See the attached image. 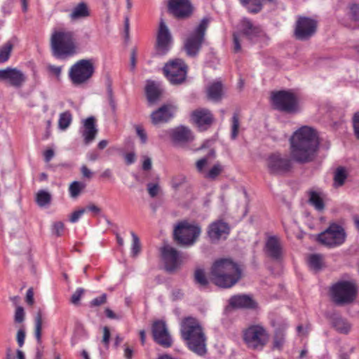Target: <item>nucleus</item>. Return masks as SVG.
Listing matches in <instances>:
<instances>
[{
  "label": "nucleus",
  "instance_id": "obj_1",
  "mask_svg": "<svg viewBox=\"0 0 359 359\" xmlns=\"http://www.w3.org/2000/svg\"><path fill=\"white\" fill-rule=\"evenodd\" d=\"M290 157L284 158L280 152L271 153L266 161L270 175L283 176L291 172L293 162L306 164L313 161L320 149V139L316 128L304 126L290 138Z\"/></svg>",
  "mask_w": 359,
  "mask_h": 359
},
{
  "label": "nucleus",
  "instance_id": "obj_2",
  "mask_svg": "<svg viewBox=\"0 0 359 359\" xmlns=\"http://www.w3.org/2000/svg\"><path fill=\"white\" fill-rule=\"evenodd\" d=\"M210 280L222 288H230L241 278L239 265L229 258L217 259L210 268Z\"/></svg>",
  "mask_w": 359,
  "mask_h": 359
},
{
  "label": "nucleus",
  "instance_id": "obj_3",
  "mask_svg": "<svg viewBox=\"0 0 359 359\" xmlns=\"http://www.w3.org/2000/svg\"><path fill=\"white\" fill-rule=\"evenodd\" d=\"M180 334L182 338L187 341L189 350L201 356L206 353L207 339L197 318L192 316L184 317L180 323Z\"/></svg>",
  "mask_w": 359,
  "mask_h": 359
},
{
  "label": "nucleus",
  "instance_id": "obj_4",
  "mask_svg": "<svg viewBox=\"0 0 359 359\" xmlns=\"http://www.w3.org/2000/svg\"><path fill=\"white\" fill-rule=\"evenodd\" d=\"M269 100L271 108L280 113L292 116L302 111L300 97L294 89L271 90Z\"/></svg>",
  "mask_w": 359,
  "mask_h": 359
},
{
  "label": "nucleus",
  "instance_id": "obj_5",
  "mask_svg": "<svg viewBox=\"0 0 359 359\" xmlns=\"http://www.w3.org/2000/svg\"><path fill=\"white\" fill-rule=\"evenodd\" d=\"M358 292L359 287L354 279L340 278L333 283L328 290L330 299L336 306H345L354 304Z\"/></svg>",
  "mask_w": 359,
  "mask_h": 359
},
{
  "label": "nucleus",
  "instance_id": "obj_6",
  "mask_svg": "<svg viewBox=\"0 0 359 359\" xmlns=\"http://www.w3.org/2000/svg\"><path fill=\"white\" fill-rule=\"evenodd\" d=\"M310 238L319 245L327 248H334L342 245L346 239L347 233L341 221H331L323 231L314 235L310 234Z\"/></svg>",
  "mask_w": 359,
  "mask_h": 359
},
{
  "label": "nucleus",
  "instance_id": "obj_7",
  "mask_svg": "<svg viewBox=\"0 0 359 359\" xmlns=\"http://www.w3.org/2000/svg\"><path fill=\"white\" fill-rule=\"evenodd\" d=\"M53 55L56 58H65L76 53L74 34L69 31H55L50 37Z\"/></svg>",
  "mask_w": 359,
  "mask_h": 359
},
{
  "label": "nucleus",
  "instance_id": "obj_8",
  "mask_svg": "<svg viewBox=\"0 0 359 359\" xmlns=\"http://www.w3.org/2000/svg\"><path fill=\"white\" fill-rule=\"evenodd\" d=\"M201 233V227L199 224L182 220L175 225L172 238L177 245L187 248L197 242Z\"/></svg>",
  "mask_w": 359,
  "mask_h": 359
},
{
  "label": "nucleus",
  "instance_id": "obj_9",
  "mask_svg": "<svg viewBox=\"0 0 359 359\" xmlns=\"http://www.w3.org/2000/svg\"><path fill=\"white\" fill-rule=\"evenodd\" d=\"M210 22V18L204 17L189 34L184 44V48L187 56L195 57L198 55L202 48L203 43L205 41V33Z\"/></svg>",
  "mask_w": 359,
  "mask_h": 359
},
{
  "label": "nucleus",
  "instance_id": "obj_10",
  "mask_svg": "<svg viewBox=\"0 0 359 359\" xmlns=\"http://www.w3.org/2000/svg\"><path fill=\"white\" fill-rule=\"evenodd\" d=\"M318 20L313 17L298 15L293 25V37L300 41L310 40L316 35Z\"/></svg>",
  "mask_w": 359,
  "mask_h": 359
},
{
  "label": "nucleus",
  "instance_id": "obj_11",
  "mask_svg": "<svg viewBox=\"0 0 359 359\" xmlns=\"http://www.w3.org/2000/svg\"><path fill=\"white\" fill-rule=\"evenodd\" d=\"M189 67L182 58H175L167 62L163 72L165 76L173 85L183 83L187 77Z\"/></svg>",
  "mask_w": 359,
  "mask_h": 359
},
{
  "label": "nucleus",
  "instance_id": "obj_12",
  "mask_svg": "<svg viewBox=\"0 0 359 359\" xmlns=\"http://www.w3.org/2000/svg\"><path fill=\"white\" fill-rule=\"evenodd\" d=\"M95 67L90 60L82 59L77 61L69 69V77L74 85L86 83L93 75Z\"/></svg>",
  "mask_w": 359,
  "mask_h": 359
},
{
  "label": "nucleus",
  "instance_id": "obj_13",
  "mask_svg": "<svg viewBox=\"0 0 359 359\" xmlns=\"http://www.w3.org/2000/svg\"><path fill=\"white\" fill-rule=\"evenodd\" d=\"M269 339V334L261 324L248 325V348L262 351Z\"/></svg>",
  "mask_w": 359,
  "mask_h": 359
},
{
  "label": "nucleus",
  "instance_id": "obj_14",
  "mask_svg": "<svg viewBox=\"0 0 359 359\" xmlns=\"http://www.w3.org/2000/svg\"><path fill=\"white\" fill-rule=\"evenodd\" d=\"M167 8L168 13L178 20L191 18L195 11L191 0H168Z\"/></svg>",
  "mask_w": 359,
  "mask_h": 359
},
{
  "label": "nucleus",
  "instance_id": "obj_15",
  "mask_svg": "<svg viewBox=\"0 0 359 359\" xmlns=\"http://www.w3.org/2000/svg\"><path fill=\"white\" fill-rule=\"evenodd\" d=\"M172 43V34L165 22L161 20L154 45V55L159 57L165 55L170 51Z\"/></svg>",
  "mask_w": 359,
  "mask_h": 359
},
{
  "label": "nucleus",
  "instance_id": "obj_16",
  "mask_svg": "<svg viewBox=\"0 0 359 359\" xmlns=\"http://www.w3.org/2000/svg\"><path fill=\"white\" fill-rule=\"evenodd\" d=\"M264 250L271 260L280 265L283 264V246L280 238L278 235L267 236Z\"/></svg>",
  "mask_w": 359,
  "mask_h": 359
},
{
  "label": "nucleus",
  "instance_id": "obj_17",
  "mask_svg": "<svg viewBox=\"0 0 359 359\" xmlns=\"http://www.w3.org/2000/svg\"><path fill=\"white\" fill-rule=\"evenodd\" d=\"M270 325L275 327L271 349L282 351L285 341L286 330L289 327L287 319L276 316L270 319Z\"/></svg>",
  "mask_w": 359,
  "mask_h": 359
},
{
  "label": "nucleus",
  "instance_id": "obj_18",
  "mask_svg": "<svg viewBox=\"0 0 359 359\" xmlns=\"http://www.w3.org/2000/svg\"><path fill=\"white\" fill-rule=\"evenodd\" d=\"M160 252L167 272L172 273L180 267L182 264L180 252L175 248L166 244L161 248Z\"/></svg>",
  "mask_w": 359,
  "mask_h": 359
},
{
  "label": "nucleus",
  "instance_id": "obj_19",
  "mask_svg": "<svg viewBox=\"0 0 359 359\" xmlns=\"http://www.w3.org/2000/svg\"><path fill=\"white\" fill-rule=\"evenodd\" d=\"M151 334L154 341L162 347L170 348L172 346L173 341L164 320L154 321L151 325Z\"/></svg>",
  "mask_w": 359,
  "mask_h": 359
},
{
  "label": "nucleus",
  "instance_id": "obj_20",
  "mask_svg": "<svg viewBox=\"0 0 359 359\" xmlns=\"http://www.w3.org/2000/svg\"><path fill=\"white\" fill-rule=\"evenodd\" d=\"M192 123L201 132L208 130L214 123L215 118L211 111L207 108H198L191 114Z\"/></svg>",
  "mask_w": 359,
  "mask_h": 359
},
{
  "label": "nucleus",
  "instance_id": "obj_21",
  "mask_svg": "<svg viewBox=\"0 0 359 359\" xmlns=\"http://www.w3.org/2000/svg\"><path fill=\"white\" fill-rule=\"evenodd\" d=\"M230 231L229 224L223 219H217L211 222L207 228V235L211 243H216L222 238L226 239Z\"/></svg>",
  "mask_w": 359,
  "mask_h": 359
},
{
  "label": "nucleus",
  "instance_id": "obj_22",
  "mask_svg": "<svg viewBox=\"0 0 359 359\" xmlns=\"http://www.w3.org/2000/svg\"><path fill=\"white\" fill-rule=\"evenodd\" d=\"M26 81V76L17 68L0 69V81H6L10 86L20 88Z\"/></svg>",
  "mask_w": 359,
  "mask_h": 359
},
{
  "label": "nucleus",
  "instance_id": "obj_23",
  "mask_svg": "<svg viewBox=\"0 0 359 359\" xmlns=\"http://www.w3.org/2000/svg\"><path fill=\"white\" fill-rule=\"evenodd\" d=\"M175 111L176 107L172 105H162L151 114L150 118L152 124L158 125L159 123H168L174 117Z\"/></svg>",
  "mask_w": 359,
  "mask_h": 359
},
{
  "label": "nucleus",
  "instance_id": "obj_24",
  "mask_svg": "<svg viewBox=\"0 0 359 359\" xmlns=\"http://www.w3.org/2000/svg\"><path fill=\"white\" fill-rule=\"evenodd\" d=\"M170 139L175 144H187L194 140L191 130L184 126L172 129L169 133Z\"/></svg>",
  "mask_w": 359,
  "mask_h": 359
},
{
  "label": "nucleus",
  "instance_id": "obj_25",
  "mask_svg": "<svg viewBox=\"0 0 359 359\" xmlns=\"http://www.w3.org/2000/svg\"><path fill=\"white\" fill-rule=\"evenodd\" d=\"M332 327L339 334H348L351 330V324L339 313L332 312L327 315Z\"/></svg>",
  "mask_w": 359,
  "mask_h": 359
},
{
  "label": "nucleus",
  "instance_id": "obj_26",
  "mask_svg": "<svg viewBox=\"0 0 359 359\" xmlns=\"http://www.w3.org/2000/svg\"><path fill=\"white\" fill-rule=\"evenodd\" d=\"M98 133L96 128V119L94 116H89L83 121V130L82 132V137H83V142L86 145H88L93 142Z\"/></svg>",
  "mask_w": 359,
  "mask_h": 359
},
{
  "label": "nucleus",
  "instance_id": "obj_27",
  "mask_svg": "<svg viewBox=\"0 0 359 359\" xmlns=\"http://www.w3.org/2000/svg\"><path fill=\"white\" fill-rule=\"evenodd\" d=\"M42 312L39 310L35 316V331L34 334L39 346L36 347L34 359H43V347L41 344V330H42Z\"/></svg>",
  "mask_w": 359,
  "mask_h": 359
},
{
  "label": "nucleus",
  "instance_id": "obj_28",
  "mask_svg": "<svg viewBox=\"0 0 359 359\" xmlns=\"http://www.w3.org/2000/svg\"><path fill=\"white\" fill-rule=\"evenodd\" d=\"M308 266L315 273H318L326 267L324 256L320 253H311L306 259Z\"/></svg>",
  "mask_w": 359,
  "mask_h": 359
},
{
  "label": "nucleus",
  "instance_id": "obj_29",
  "mask_svg": "<svg viewBox=\"0 0 359 359\" xmlns=\"http://www.w3.org/2000/svg\"><path fill=\"white\" fill-rule=\"evenodd\" d=\"M247 36V18L244 17L233 33V51L238 53L241 50L240 38Z\"/></svg>",
  "mask_w": 359,
  "mask_h": 359
},
{
  "label": "nucleus",
  "instance_id": "obj_30",
  "mask_svg": "<svg viewBox=\"0 0 359 359\" xmlns=\"http://www.w3.org/2000/svg\"><path fill=\"white\" fill-rule=\"evenodd\" d=\"M267 37L266 32L260 25H255L252 20L248 19V41L253 43L262 41Z\"/></svg>",
  "mask_w": 359,
  "mask_h": 359
},
{
  "label": "nucleus",
  "instance_id": "obj_31",
  "mask_svg": "<svg viewBox=\"0 0 359 359\" xmlns=\"http://www.w3.org/2000/svg\"><path fill=\"white\" fill-rule=\"evenodd\" d=\"M308 203L311 205L313 206L316 210L319 212L324 210L325 208V202L322 192L311 189L308 192Z\"/></svg>",
  "mask_w": 359,
  "mask_h": 359
},
{
  "label": "nucleus",
  "instance_id": "obj_32",
  "mask_svg": "<svg viewBox=\"0 0 359 359\" xmlns=\"http://www.w3.org/2000/svg\"><path fill=\"white\" fill-rule=\"evenodd\" d=\"M349 175L346 167L338 166L333 172V187L339 188L344 185Z\"/></svg>",
  "mask_w": 359,
  "mask_h": 359
},
{
  "label": "nucleus",
  "instance_id": "obj_33",
  "mask_svg": "<svg viewBox=\"0 0 359 359\" xmlns=\"http://www.w3.org/2000/svg\"><path fill=\"white\" fill-rule=\"evenodd\" d=\"M90 10L86 3H79L72 10L69 14V18L72 20H76L81 18H85L90 16Z\"/></svg>",
  "mask_w": 359,
  "mask_h": 359
},
{
  "label": "nucleus",
  "instance_id": "obj_34",
  "mask_svg": "<svg viewBox=\"0 0 359 359\" xmlns=\"http://www.w3.org/2000/svg\"><path fill=\"white\" fill-rule=\"evenodd\" d=\"M145 93L148 101L154 103L158 100L162 95V90L154 81L149 82L145 87Z\"/></svg>",
  "mask_w": 359,
  "mask_h": 359
},
{
  "label": "nucleus",
  "instance_id": "obj_35",
  "mask_svg": "<svg viewBox=\"0 0 359 359\" xmlns=\"http://www.w3.org/2000/svg\"><path fill=\"white\" fill-rule=\"evenodd\" d=\"M222 83L220 81H216L210 84L208 88V95L210 100L215 102L220 101L222 98Z\"/></svg>",
  "mask_w": 359,
  "mask_h": 359
},
{
  "label": "nucleus",
  "instance_id": "obj_36",
  "mask_svg": "<svg viewBox=\"0 0 359 359\" xmlns=\"http://www.w3.org/2000/svg\"><path fill=\"white\" fill-rule=\"evenodd\" d=\"M229 306L233 309L247 308V294L232 296L229 300Z\"/></svg>",
  "mask_w": 359,
  "mask_h": 359
},
{
  "label": "nucleus",
  "instance_id": "obj_37",
  "mask_svg": "<svg viewBox=\"0 0 359 359\" xmlns=\"http://www.w3.org/2000/svg\"><path fill=\"white\" fill-rule=\"evenodd\" d=\"M265 3L276 4H277V0H248V13L252 14L259 13Z\"/></svg>",
  "mask_w": 359,
  "mask_h": 359
},
{
  "label": "nucleus",
  "instance_id": "obj_38",
  "mask_svg": "<svg viewBox=\"0 0 359 359\" xmlns=\"http://www.w3.org/2000/svg\"><path fill=\"white\" fill-rule=\"evenodd\" d=\"M194 282L201 287H207L209 285V280L206 276L203 269L197 268L194 273Z\"/></svg>",
  "mask_w": 359,
  "mask_h": 359
},
{
  "label": "nucleus",
  "instance_id": "obj_39",
  "mask_svg": "<svg viewBox=\"0 0 359 359\" xmlns=\"http://www.w3.org/2000/svg\"><path fill=\"white\" fill-rule=\"evenodd\" d=\"M106 86H107V99L109 104V106L111 109L113 113H116V103L114 96V92L112 89V80L111 79L109 76H107L106 80Z\"/></svg>",
  "mask_w": 359,
  "mask_h": 359
},
{
  "label": "nucleus",
  "instance_id": "obj_40",
  "mask_svg": "<svg viewBox=\"0 0 359 359\" xmlns=\"http://www.w3.org/2000/svg\"><path fill=\"white\" fill-rule=\"evenodd\" d=\"M348 12L350 20L352 22L359 23V3L354 1H350L348 4Z\"/></svg>",
  "mask_w": 359,
  "mask_h": 359
},
{
  "label": "nucleus",
  "instance_id": "obj_41",
  "mask_svg": "<svg viewBox=\"0 0 359 359\" xmlns=\"http://www.w3.org/2000/svg\"><path fill=\"white\" fill-rule=\"evenodd\" d=\"M13 48V43L11 41H8L0 47V63H4L8 60Z\"/></svg>",
  "mask_w": 359,
  "mask_h": 359
},
{
  "label": "nucleus",
  "instance_id": "obj_42",
  "mask_svg": "<svg viewBox=\"0 0 359 359\" xmlns=\"http://www.w3.org/2000/svg\"><path fill=\"white\" fill-rule=\"evenodd\" d=\"M72 121V115L70 111H65L60 114L58 127L60 130H66Z\"/></svg>",
  "mask_w": 359,
  "mask_h": 359
},
{
  "label": "nucleus",
  "instance_id": "obj_43",
  "mask_svg": "<svg viewBox=\"0 0 359 359\" xmlns=\"http://www.w3.org/2000/svg\"><path fill=\"white\" fill-rule=\"evenodd\" d=\"M86 188V184L79 181H74L69 187V195L72 198H77L81 192Z\"/></svg>",
  "mask_w": 359,
  "mask_h": 359
},
{
  "label": "nucleus",
  "instance_id": "obj_44",
  "mask_svg": "<svg viewBox=\"0 0 359 359\" xmlns=\"http://www.w3.org/2000/svg\"><path fill=\"white\" fill-rule=\"evenodd\" d=\"M36 201L40 207L46 206L51 202V195L46 191L40 190L36 194Z\"/></svg>",
  "mask_w": 359,
  "mask_h": 359
},
{
  "label": "nucleus",
  "instance_id": "obj_45",
  "mask_svg": "<svg viewBox=\"0 0 359 359\" xmlns=\"http://www.w3.org/2000/svg\"><path fill=\"white\" fill-rule=\"evenodd\" d=\"M130 234L133 238V243L131 246V256L133 257H136L141 252V243L139 237L135 233L131 231Z\"/></svg>",
  "mask_w": 359,
  "mask_h": 359
},
{
  "label": "nucleus",
  "instance_id": "obj_46",
  "mask_svg": "<svg viewBox=\"0 0 359 359\" xmlns=\"http://www.w3.org/2000/svg\"><path fill=\"white\" fill-rule=\"evenodd\" d=\"M222 165L219 163H216L205 175V177L210 180H215L222 173Z\"/></svg>",
  "mask_w": 359,
  "mask_h": 359
},
{
  "label": "nucleus",
  "instance_id": "obj_47",
  "mask_svg": "<svg viewBox=\"0 0 359 359\" xmlns=\"http://www.w3.org/2000/svg\"><path fill=\"white\" fill-rule=\"evenodd\" d=\"M250 311H254L256 315H258L261 311V307L257 301L254 298L253 294L248 293V315Z\"/></svg>",
  "mask_w": 359,
  "mask_h": 359
},
{
  "label": "nucleus",
  "instance_id": "obj_48",
  "mask_svg": "<svg viewBox=\"0 0 359 359\" xmlns=\"http://www.w3.org/2000/svg\"><path fill=\"white\" fill-rule=\"evenodd\" d=\"M65 231V224L62 222L58 221L55 222L52 224L51 226V232L52 234L57 236L60 237L62 236Z\"/></svg>",
  "mask_w": 359,
  "mask_h": 359
},
{
  "label": "nucleus",
  "instance_id": "obj_49",
  "mask_svg": "<svg viewBox=\"0 0 359 359\" xmlns=\"http://www.w3.org/2000/svg\"><path fill=\"white\" fill-rule=\"evenodd\" d=\"M239 130V118L238 114L237 113H234L232 116V126H231V137L233 140H235L238 134Z\"/></svg>",
  "mask_w": 359,
  "mask_h": 359
},
{
  "label": "nucleus",
  "instance_id": "obj_50",
  "mask_svg": "<svg viewBox=\"0 0 359 359\" xmlns=\"http://www.w3.org/2000/svg\"><path fill=\"white\" fill-rule=\"evenodd\" d=\"M352 126L353 135L359 140V111L355 112L352 116Z\"/></svg>",
  "mask_w": 359,
  "mask_h": 359
},
{
  "label": "nucleus",
  "instance_id": "obj_51",
  "mask_svg": "<svg viewBox=\"0 0 359 359\" xmlns=\"http://www.w3.org/2000/svg\"><path fill=\"white\" fill-rule=\"evenodd\" d=\"M85 292V290L81 287H79L76 290V291L72 294L70 302L74 305H78L79 304L80 299L83 294Z\"/></svg>",
  "mask_w": 359,
  "mask_h": 359
},
{
  "label": "nucleus",
  "instance_id": "obj_52",
  "mask_svg": "<svg viewBox=\"0 0 359 359\" xmlns=\"http://www.w3.org/2000/svg\"><path fill=\"white\" fill-rule=\"evenodd\" d=\"M107 296L104 293L101 296L97 297L90 302V306L91 308L100 306L107 302Z\"/></svg>",
  "mask_w": 359,
  "mask_h": 359
},
{
  "label": "nucleus",
  "instance_id": "obj_53",
  "mask_svg": "<svg viewBox=\"0 0 359 359\" xmlns=\"http://www.w3.org/2000/svg\"><path fill=\"white\" fill-rule=\"evenodd\" d=\"M25 320V311L23 307L18 306L15 312L14 320L17 323H21Z\"/></svg>",
  "mask_w": 359,
  "mask_h": 359
},
{
  "label": "nucleus",
  "instance_id": "obj_54",
  "mask_svg": "<svg viewBox=\"0 0 359 359\" xmlns=\"http://www.w3.org/2000/svg\"><path fill=\"white\" fill-rule=\"evenodd\" d=\"M135 130L137 136L140 139L141 143L145 144L147 142V134L145 130L143 128L142 126L137 125L135 126Z\"/></svg>",
  "mask_w": 359,
  "mask_h": 359
},
{
  "label": "nucleus",
  "instance_id": "obj_55",
  "mask_svg": "<svg viewBox=\"0 0 359 359\" xmlns=\"http://www.w3.org/2000/svg\"><path fill=\"white\" fill-rule=\"evenodd\" d=\"M86 208H80L77 210L74 211L69 216V222L72 223L76 222L79 218L83 215V214L86 212Z\"/></svg>",
  "mask_w": 359,
  "mask_h": 359
},
{
  "label": "nucleus",
  "instance_id": "obj_56",
  "mask_svg": "<svg viewBox=\"0 0 359 359\" xmlns=\"http://www.w3.org/2000/svg\"><path fill=\"white\" fill-rule=\"evenodd\" d=\"M186 182V177L184 175L175 177L172 179V187L175 189H177Z\"/></svg>",
  "mask_w": 359,
  "mask_h": 359
},
{
  "label": "nucleus",
  "instance_id": "obj_57",
  "mask_svg": "<svg viewBox=\"0 0 359 359\" xmlns=\"http://www.w3.org/2000/svg\"><path fill=\"white\" fill-rule=\"evenodd\" d=\"M110 330L108 327L105 326L103 327V337H102V343L104 344L106 348L109 347V341H110Z\"/></svg>",
  "mask_w": 359,
  "mask_h": 359
},
{
  "label": "nucleus",
  "instance_id": "obj_58",
  "mask_svg": "<svg viewBox=\"0 0 359 359\" xmlns=\"http://www.w3.org/2000/svg\"><path fill=\"white\" fill-rule=\"evenodd\" d=\"M158 185L157 184L149 183L147 189L151 197L154 198L157 196L158 192Z\"/></svg>",
  "mask_w": 359,
  "mask_h": 359
},
{
  "label": "nucleus",
  "instance_id": "obj_59",
  "mask_svg": "<svg viewBox=\"0 0 359 359\" xmlns=\"http://www.w3.org/2000/svg\"><path fill=\"white\" fill-rule=\"evenodd\" d=\"M17 342L20 347H22L25 343V331L24 329H20L18 330L17 332Z\"/></svg>",
  "mask_w": 359,
  "mask_h": 359
},
{
  "label": "nucleus",
  "instance_id": "obj_60",
  "mask_svg": "<svg viewBox=\"0 0 359 359\" xmlns=\"http://www.w3.org/2000/svg\"><path fill=\"white\" fill-rule=\"evenodd\" d=\"M48 71L50 73H52L53 74H54L56 76L57 80L60 79V75H61V72H62V67H56V66H54V65H49L48 67Z\"/></svg>",
  "mask_w": 359,
  "mask_h": 359
},
{
  "label": "nucleus",
  "instance_id": "obj_61",
  "mask_svg": "<svg viewBox=\"0 0 359 359\" xmlns=\"http://www.w3.org/2000/svg\"><path fill=\"white\" fill-rule=\"evenodd\" d=\"M26 302L27 303V304L32 306L34 304V290H33V288L32 287H30L27 290V293H26Z\"/></svg>",
  "mask_w": 359,
  "mask_h": 359
},
{
  "label": "nucleus",
  "instance_id": "obj_62",
  "mask_svg": "<svg viewBox=\"0 0 359 359\" xmlns=\"http://www.w3.org/2000/svg\"><path fill=\"white\" fill-rule=\"evenodd\" d=\"M104 313L106 315V316L108 318H110V319H116V320H119L122 318L121 316L120 315H117L111 309H110L109 308H106L105 310H104Z\"/></svg>",
  "mask_w": 359,
  "mask_h": 359
},
{
  "label": "nucleus",
  "instance_id": "obj_63",
  "mask_svg": "<svg viewBox=\"0 0 359 359\" xmlns=\"http://www.w3.org/2000/svg\"><path fill=\"white\" fill-rule=\"evenodd\" d=\"M135 154L134 152L127 153L125 156L126 163L127 165H130L135 163Z\"/></svg>",
  "mask_w": 359,
  "mask_h": 359
},
{
  "label": "nucleus",
  "instance_id": "obj_64",
  "mask_svg": "<svg viewBox=\"0 0 359 359\" xmlns=\"http://www.w3.org/2000/svg\"><path fill=\"white\" fill-rule=\"evenodd\" d=\"M81 172L83 176L86 178L90 179L93 177V172L85 165L81 166Z\"/></svg>",
  "mask_w": 359,
  "mask_h": 359
}]
</instances>
